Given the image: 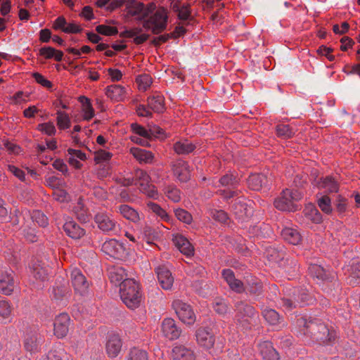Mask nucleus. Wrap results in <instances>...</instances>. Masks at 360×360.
<instances>
[{"mask_svg": "<svg viewBox=\"0 0 360 360\" xmlns=\"http://www.w3.org/2000/svg\"><path fill=\"white\" fill-rule=\"evenodd\" d=\"M296 326L300 335L309 336L320 343L332 344L336 338L335 332L330 330L318 319H307L305 316H300L296 320Z\"/></svg>", "mask_w": 360, "mask_h": 360, "instance_id": "f257e3e1", "label": "nucleus"}, {"mask_svg": "<svg viewBox=\"0 0 360 360\" xmlns=\"http://www.w3.org/2000/svg\"><path fill=\"white\" fill-rule=\"evenodd\" d=\"M313 297L304 288H294L288 295L281 299L280 304L285 309L290 311L297 307H302L313 303Z\"/></svg>", "mask_w": 360, "mask_h": 360, "instance_id": "f03ea898", "label": "nucleus"}, {"mask_svg": "<svg viewBox=\"0 0 360 360\" xmlns=\"http://www.w3.org/2000/svg\"><path fill=\"white\" fill-rule=\"evenodd\" d=\"M120 297L126 306L131 309L137 308L141 301L139 285L134 279H125L120 288Z\"/></svg>", "mask_w": 360, "mask_h": 360, "instance_id": "7ed1b4c3", "label": "nucleus"}, {"mask_svg": "<svg viewBox=\"0 0 360 360\" xmlns=\"http://www.w3.org/2000/svg\"><path fill=\"white\" fill-rule=\"evenodd\" d=\"M303 196L302 192L298 190L286 188L283 191L281 195L275 199L274 206L281 211L294 212L296 210L295 202L301 200Z\"/></svg>", "mask_w": 360, "mask_h": 360, "instance_id": "20e7f679", "label": "nucleus"}, {"mask_svg": "<svg viewBox=\"0 0 360 360\" xmlns=\"http://www.w3.org/2000/svg\"><path fill=\"white\" fill-rule=\"evenodd\" d=\"M168 15L164 8H160L143 22L145 29L150 30L154 34L163 32L167 25Z\"/></svg>", "mask_w": 360, "mask_h": 360, "instance_id": "39448f33", "label": "nucleus"}, {"mask_svg": "<svg viewBox=\"0 0 360 360\" xmlns=\"http://www.w3.org/2000/svg\"><path fill=\"white\" fill-rule=\"evenodd\" d=\"M134 179L135 184L138 185L139 191L148 198L158 199V192L154 185L150 184L151 178L144 170L137 169L134 172Z\"/></svg>", "mask_w": 360, "mask_h": 360, "instance_id": "423d86ee", "label": "nucleus"}, {"mask_svg": "<svg viewBox=\"0 0 360 360\" xmlns=\"http://www.w3.org/2000/svg\"><path fill=\"white\" fill-rule=\"evenodd\" d=\"M217 183L219 185L214 184L216 187L219 186L226 187V189L219 191L220 194L223 195L224 198L229 199L238 195L239 192L238 190L239 183L234 175L226 174L221 176Z\"/></svg>", "mask_w": 360, "mask_h": 360, "instance_id": "0eeeda50", "label": "nucleus"}, {"mask_svg": "<svg viewBox=\"0 0 360 360\" xmlns=\"http://www.w3.org/2000/svg\"><path fill=\"white\" fill-rule=\"evenodd\" d=\"M172 307L183 323L191 325L195 322V315L190 304L181 300H175L172 302Z\"/></svg>", "mask_w": 360, "mask_h": 360, "instance_id": "6e6552de", "label": "nucleus"}, {"mask_svg": "<svg viewBox=\"0 0 360 360\" xmlns=\"http://www.w3.org/2000/svg\"><path fill=\"white\" fill-rule=\"evenodd\" d=\"M101 250L110 257L117 259H124L127 255L122 243L115 239L105 240L102 245Z\"/></svg>", "mask_w": 360, "mask_h": 360, "instance_id": "1a4fd4ad", "label": "nucleus"}, {"mask_svg": "<svg viewBox=\"0 0 360 360\" xmlns=\"http://www.w3.org/2000/svg\"><path fill=\"white\" fill-rule=\"evenodd\" d=\"M94 220L98 229L104 233L115 231L119 226L114 219L104 212L96 214Z\"/></svg>", "mask_w": 360, "mask_h": 360, "instance_id": "9d476101", "label": "nucleus"}, {"mask_svg": "<svg viewBox=\"0 0 360 360\" xmlns=\"http://www.w3.org/2000/svg\"><path fill=\"white\" fill-rule=\"evenodd\" d=\"M308 271L311 276L320 281L331 282L335 278V273L329 269H325L321 266L314 264L308 267Z\"/></svg>", "mask_w": 360, "mask_h": 360, "instance_id": "9b49d317", "label": "nucleus"}, {"mask_svg": "<svg viewBox=\"0 0 360 360\" xmlns=\"http://www.w3.org/2000/svg\"><path fill=\"white\" fill-rule=\"evenodd\" d=\"M70 278L75 290L80 295L85 294L89 288V283L82 271L78 269H72Z\"/></svg>", "mask_w": 360, "mask_h": 360, "instance_id": "f8f14e48", "label": "nucleus"}, {"mask_svg": "<svg viewBox=\"0 0 360 360\" xmlns=\"http://www.w3.org/2000/svg\"><path fill=\"white\" fill-rule=\"evenodd\" d=\"M70 319L68 314L62 313L55 319L54 334L59 338L65 337L69 331Z\"/></svg>", "mask_w": 360, "mask_h": 360, "instance_id": "ddd939ff", "label": "nucleus"}, {"mask_svg": "<svg viewBox=\"0 0 360 360\" xmlns=\"http://www.w3.org/2000/svg\"><path fill=\"white\" fill-rule=\"evenodd\" d=\"M221 275L229 288L237 293L245 292V283L237 279L233 271L230 269L222 270Z\"/></svg>", "mask_w": 360, "mask_h": 360, "instance_id": "4468645a", "label": "nucleus"}, {"mask_svg": "<svg viewBox=\"0 0 360 360\" xmlns=\"http://www.w3.org/2000/svg\"><path fill=\"white\" fill-rule=\"evenodd\" d=\"M155 273L161 287L167 290L172 289L174 278L169 269L165 265L158 266L155 268Z\"/></svg>", "mask_w": 360, "mask_h": 360, "instance_id": "2eb2a0df", "label": "nucleus"}, {"mask_svg": "<svg viewBox=\"0 0 360 360\" xmlns=\"http://www.w3.org/2000/svg\"><path fill=\"white\" fill-rule=\"evenodd\" d=\"M14 288L13 272L6 269L0 272V292L10 295Z\"/></svg>", "mask_w": 360, "mask_h": 360, "instance_id": "dca6fc26", "label": "nucleus"}, {"mask_svg": "<svg viewBox=\"0 0 360 360\" xmlns=\"http://www.w3.org/2000/svg\"><path fill=\"white\" fill-rule=\"evenodd\" d=\"M63 230L69 237L75 240L81 238L86 233L83 228L69 217L65 219Z\"/></svg>", "mask_w": 360, "mask_h": 360, "instance_id": "f3484780", "label": "nucleus"}, {"mask_svg": "<svg viewBox=\"0 0 360 360\" xmlns=\"http://www.w3.org/2000/svg\"><path fill=\"white\" fill-rule=\"evenodd\" d=\"M162 331L164 335L169 340L177 339L181 333L174 320L170 318L165 319L162 323Z\"/></svg>", "mask_w": 360, "mask_h": 360, "instance_id": "a211bd4d", "label": "nucleus"}, {"mask_svg": "<svg viewBox=\"0 0 360 360\" xmlns=\"http://www.w3.org/2000/svg\"><path fill=\"white\" fill-rule=\"evenodd\" d=\"M172 170L174 175L181 182H186L191 178V172L188 163L179 160L173 163Z\"/></svg>", "mask_w": 360, "mask_h": 360, "instance_id": "6ab92c4d", "label": "nucleus"}, {"mask_svg": "<svg viewBox=\"0 0 360 360\" xmlns=\"http://www.w3.org/2000/svg\"><path fill=\"white\" fill-rule=\"evenodd\" d=\"M50 267L48 264L41 260L34 261L32 265V274L36 280L45 281L50 272Z\"/></svg>", "mask_w": 360, "mask_h": 360, "instance_id": "aec40b11", "label": "nucleus"}, {"mask_svg": "<svg viewBox=\"0 0 360 360\" xmlns=\"http://www.w3.org/2000/svg\"><path fill=\"white\" fill-rule=\"evenodd\" d=\"M198 343L205 348H211L214 343V337L208 328H200L196 332Z\"/></svg>", "mask_w": 360, "mask_h": 360, "instance_id": "412c9836", "label": "nucleus"}, {"mask_svg": "<svg viewBox=\"0 0 360 360\" xmlns=\"http://www.w3.org/2000/svg\"><path fill=\"white\" fill-rule=\"evenodd\" d=\"M248 184L249 188L252 190L260 191L263 188L268 187L269 181L264 174H253L248 177Z\"/></svg>", "mask_w": 360, "mask_h": 360, "instance_id": "4be33fe9", "label": "nucleus"}, {"mask_svg": "<svg viewBox=\"0 0 360 360\" xmlns=\"http://www.w3.org/2000/svg\"><path fill=\"white\" fill-rule=\"evenodd\" d=\"M245 292L254 296H259L262 292V284L257 278L248 276L245 281Z\"/></svg>", "mask_w": 360, "mask_h": 360, "instance_id": "5701e85b", "label": "nucleus"}, {"mask_svg": "<svg viewBox=\"0 0 360 360\" xmlns=\"http://www.w3.org/2000/svg\"><path fill=\"white\" fill-rule=\"evenodd\" d=\"M122 348L121 339L118 335L112 334L108 337L106 343V352L109 356L115 357L120 352Z\"/></svg>", "mask_w": 360, "mask_h": 360, "instance_id": "b1692460", "label": "nucleus"}, {"mask_svg": "<svg viewBox=\"0 0 360 360\" xmlns=\"http://www.w3.org/2000/svg\"><path fill=\"white\" fill-rule=\"evenodd\" d=\"M259 351L263 359L266 360H278L279 354L274 348L272 343L264 341L259 344Z\"/></svg>", "mask_w": 360, "mask_h": 360, "instance_id": "393cba45", "label": "nucleus"}, {"mask_svg": "<svg viewBox=\"0 0 360 360\" xmlns=\"http://www.w3.org/2000/svg\"><path fill=\"white\" fill-rule=\"evenodd\" d=\"M126 270L120 266H112L108 269V277L112 283L115 285H119L121 287V284L123 281L128 279Z\"/></svg>", "mask_w": 360, "mask_h": 360, "instance_id": "a878e982", "label": "nucleus"}, {"mask_svg": "<svg viewBox=\"0 0 360 360\" xmlns=\"http://www.w3.org/2000/svg\"><path fill=\"white\" fill-rule=\"evenodd\" d=\"M173 241L179 251L187 257L193 255L194 248L188 240L182 235L176 236Z\"/></svg>", "mask_w": 360, "mask_h": 360, "instance_id": "bb28decb", "label": "nucleus"}, {"mask_svg": "<svg viewBox=\"0 0 360 360\" xmlns=\"http://www.w3.org/2000/svg\"><path fill=\"white\" fill-rule=\"evenodd\" d=\"M130 153L140 162L151 164L153 162L155 156L150 151L140 148L134 147L130 149Z\"/></svg>", "mask_w": 360, "mask_h": 360, "instance_id": "cd10ccee", "label": "nucleus"}, {"mask_svg": "<svg viewBox=\"0 0 360 360\" xmlns=\"http://www.w3.org/2000/svg\"><path fill=\"white\" fill-rule=\"evenodd\" d=\"M116 211L124 218L134 223H138L140 219L139 213L128 205H121L116 207Z\"/></svg>", "mask_w": 360, "mask_h": 360, "instance_id": "c85d7f7f", "label": "nucleus"}, {"mask_svg": "<svg viewBox=\"0 0 360 360\" xmlns=\"http://www.w3.org/2000/svg\"><path fill=\"white\" fill-rule=\"evenodd\" d=\"M316 185L319 189H324L326 193H335L338 191V182L331 176L322 177L316 181Z\"/></svg>", "mask_w": 360, "mask_h": 360, "instance_id": "c756f323", "label": "nucleus"}, {"mask_svg": "<svg viewBox=\"0 0 360 360\" xmlns=\"http://www.w3.org/2000/svg\"><path fill=\"white\" fill-rule=\"evenodd\" d=\"M172 357L173 360H193V352L182 345L175 346L172 349Z\"/></svg>", "mask_w": 360, "mask_h": 360, "instance_id": "7c9ffc66", "label": "nucleus"}, {"mask_svg": "<svg viewBox=\"0 0 360 360\" xmlns=\"http://www.w3.org/2000/svg\"><path fill=\"white\" fill-rule=\"evenodd\" d=\"M147 104L148 108L155 112L161 113L165 110L164 97L160 94H155L148 96Z\"/></svg>", "mask_w": 360, "mask_h": 360, "instance_id": "2f4dec72", "label": "nucleus"}, {"mask_svg": "<svg viewBox=\"0 0 360 360\" xmlns=\"http://www.w3.org/2000/svg\"><path fill=\"white\" fill-rule=\"evenodd\" d=\"M40 341L41 338L36 332L27 333L24 341L25 349L31 353L37 351Z\"/></svg>", "mask_w": 360, "mask_h": 360, "instance_id": "473e14b6", "label": "nucleus"}, {"mask_svg": "<svg viewBox=\"0 0 360 360\" xmlns=\"http://www.w3.org/2000/svg\"><path fill=\"white\" fill-rule=\"evenodd\" d=\"M235 310L236 316L242 314L243 316L257 317L255 308L243 301H238L235 303Z\"/></svg>", "mask_w": 360, "mask_h": 360, "instance_id": "72a5a7b5", "label": "nucleus"}, {"mask_svg": "<svg viewBox=\"0 0 360 360\" xmlns=\"http://www.w3.org/2000/svg\"><path fill=\"white\" fill-rule=\"evenodd\" d=\"M281 236L283 238L292 245H298L301 241L302 236L297 230L285 227L281 231Z\"/></svg>", "mask_w": 360, "mask_h": 360, "instance_id": "f704fd0d", "label": "nucleus"}, {"mask_svg": "<svg viewBox=\"0 0 360 360\" xmlns=\"http://www.w3.org/2000/svg\"><path fill=\"white\" fill-rule=\"evenodd\" d=\"M231 209L234 214L239 219H243L244 217H248L251 214V209H248L247 205L240 198L235 200Z\"/></svg>", "mask_w": 360, "mask_h": 360, "instance_id": "c9c22d12", "label": "nucleus"}, {"mask_svg": "<svg viewBox=\"0 0 360 360\" xmlns=\"http://www.w3.org/2000/svg\"><path fill=\"white\" fill-rule=\"evenodd\" d=\"M13 307L5 299L0 300V321L4 323H9L12 319Z\"/></svg>", "mask_w": 360, "mask_h": 360, "instance_id": "e433bc0d", "label": "nucleus"}, {"mask_svg": "<svg viewBox=\"0 0 360 360\" xmlns=\"http://www.w3.org/2000/svg\"><path fill=\"white\" fill-rule=\"evenodd\" d=\"M173 148L178 155H187L192 153L195 146L188 140H183L176 142Z\"/></svg>", "mask_w": 360, "mask_h": 360, "instance_id": "4c0bfd02", "label": "nucleus"}, {"mask_svg": "<svg viewBox=\"0 0 360 360\" xmlns=\"http://www.w3.org/2000/svg\"><path fill=\"white\" fill-rule=\"evenodd\" d=\"M105 94L111 99L119 101L123 99L125 89L123 86L118 84L110 85L106 88Z\"/></svg>", "mask_w": 360, "mask_h": 360, "instance_id": "58836bf2", "label": "nucleus"}, {"mask_svg": "<svg viewBox=\"0 0 360 360\" xmlns=\"http://www.w3.org/2000/svg\"><path fill=\"white\" fill-rule=\"evenodd\" d=\"M39 53L46 59L54 58L56 61H61L63 56V53L61 51L56 50L51 46L41 47L39 49Z\"/></svg>", "mask_w": 360, "mask_h": 360, "instance_id": "ea45409f", "label": "nucleus"}, {"mask_svg": "<svg viewBox=\"0 0 360 360\" xmlns=\"http://www.w3.org/2000/svg\"><path fill=\"white\" fill-rule=\"evenodd\" d=\"M143 4L136 0H127L125 8L130 16H141Z\"/></svg>", "mask_w": 360, "mask_h": 360, "instance_id": "a19ab883", "label": "nucleus"}, {"mask_svg": "<svg viewBox=\"0 0 360 360\" xmlns=\"http://www.w3.org/2000/svg\"><path fill=\"white\" fill-rule=\"evenodd\" d=\"M262 314L264 319L271 325L277 326L281 323V319L274 309H262Z\"/></svg>", "mask_w": 360, "mask_h": 360, "instance_id": "79ce46f5", "label": "nucleus"}, {"mask_svg": "<svg viewBox=\"0 0 360 360\" xmlns=\"http://www.w3.org/2000/svg\"><path fill=\"white\" fill-rule=\"evenodd\" d=\"M265 254L269 261L276 263L281 262L285 257V252L282 250H279L272 247L266 249Z\"/></svg>", "mask_w": 360, "mask_h": 360, "instance_id": "37998d69", "label": "nucleus"}, {"mask_svg": "<svg viewBox=\"0 0 360 360\" xmlns=\"http://www.w3.org/2000/svg\"><path fill=\"white\" fill-rule=\"evenodd\" d=\"M57 126L60 129H65L71 126V121L69 115L61 110H57L56 112Z\"/></svg>", "mask_w": 360, "mask_h": 360, "instance_id": "c03bdc74", "label": "nucleus"}, {"mask_svg": "<svg viewBox=\"0 0 360 360\" xmlns=\"http://www.w3.org/2000/svg\"><path fill=\"white\" fill-rule=\"evenodd\" d=\"M79 101L82 104L84 120H89L94 116V110L90 103L89 99L84 96L79 97Z\"/></svg>", "mask_w": 360, "mask_h": 360, "instance_id": "a18cd8bd", "label": "nucleus"}, {"mask_svg": "<svg viewBox=\"0 0 360 360\" xmlns=\"http://www.w3.org/2000/svg\"><path fill=\"white\" fill-rule=\"evenodd\" d=\"M193 289L200 295L205 297L210 292V285L203 281H195L192 284Z\"/></svg>", "mask_w": 360, "mask_h": 360, "instance_id": "49530a36", "label": "nucleus"}, {"mask_svg": "<svg viewBox=\"0 0 360 360\" xmlns=\"http://www.w3.org/2000/svg\"><path fill=\"white\" fill-rule=\"evenodd\" d=\"M256 317L243 316L242 314L236 316V324L241 328L242 330L250 329L252 326V321L255 322Z\"/></svg>", "mask_w": 360, "mask_h": 360, "instance_id": "de8ad7c7", "label": "nucleus"}, {"mask_svg": "<svg viewBox=\"0 0 360 360\" xmlns=\"http://www.w3.org/2000/svg\"><path fill=\"white\" fill-rule=\"evenodd\" d=\"M276 134L283 139H289L295 134V131L289 125L281 124L276 127Z\"/></svg>", "mask_w": 360, "mask_h": 360, "instance_id": "09e8293b", "label": "nucleus"}, {"mask_svg": "<svg viewBox=\"0 0 360 360\" xmlns=\"http://www.w3.org/2000/svg\"><path fill=\"white\" fill-rule=\"evenodd\" d=\"M127 360H148V353L139 348H133L130 350Z\"/></svg>", "mask_w": 360, "mask_h": 360, "instance_id": "8fccbe9b", "label": "nucleus"}, {"mask_svg": "<svg viewBox=\"0 0 360 360\" xmlns=\"http://www.w3.org/2000/svg\"><path fill=\"white\" fill-rule=\"evenodd\" d=\"M30 217L32 221L36 222L41 227H45L48 225V218L39 210H34Z\"/></svg>", "mask_w": 360, "mask_h": 360, "instance_id": "3c124183", "label": "nucleus"}, {"mask_svg": "<svg viewBox=\"0 0 360 360\" xmlns=\"http://www.w3.org/2000/svg\"><path fill=\"white\" fill-rule=\"evenodd\" d=\"M165 193L169 199L174 202H178L181 200L180 191L173 186H167L165 188Z\"/></svg>", "mask_w": 360, "mask_h": 360, "instance_id": "603ef678", "label": "nucleus"}, {"mask_svg": "<svg viewBox=\"0 0 360 360\" xmlns=\"http://www.w3.org/2000/svg\"><path fill=\"white\" fill-rule=\"evenodd\" d=\"M147 207L151 210L153 212L155 213L158 216H159L163 220H168L169 216L165 212V210H163L159 205L153 202H148Z\"/></svg>", "mask_w": 360, "mask_h": 360, "instance_id": "864d4df0", "label": "nucleus"}, {"mask_svg": "<svg viewBox=\"0 0 360 360\" xmlns=\"http://www.w3.org/2000/svg\"><path fill=\"white\" fill-rule=\"evenodd\" d=\"M211 217L221 224H225L229 219L228 214L222 210H211L210 211Z\"/></svg>", "mask_w": 360, "mask_h": 360, "instance_id": "5fc2aeb1", "label": "nucleus"}, {"mask_svg": "<svg viewBox=\"0 0 360 360\" xmlns=\"http://www.w3.org/2000/svg\"><path fill=\"white\" fill-rule=\"evenodd\" d=\"M305 214L316 224L321 223L322 221L321 214L313 206H310L305 210Z\"/></svg>", "mask_w": 360, "mask_h": 360, "instance_id": "6e6d98bb", "label": "nucleus"}, {"mask_svg": "<svg viewBox=\"0 0 360 360\" xmlns=\"http://www.w3.org/2000/svg\"><path fill=\"white\" fill-rule=\"evenodd\" d=\"M317 203L321 210L326 214H329L332 212L330 199L328 196L322 195L318 199Z\"/></svg>", "mask_w": 360, "mask_h": 360, "instance_id": "4d7b16f0", "label": "nucleus"}, {"mask_svg": "<svg viewBox=\"0 0 360 360\" xmlns=\"http://www.w3.org/2000/svg\"><path fill=\"white\" fill-rule=\"evenodd\" d=\"M136 82L139 84V89L144 91L152 84V79L148 75H140L136 78Z\"/></svg>", "mask_w": 360, "mask_h": 360, "instance_id": "13d9d810", "label": "nucleus"}, {"mask_svg": "<svg viewBox=\"0 0 360 360\" xmlns=\"http://www.w3.org/2000/svg\"><path fill=\"white\" fill-rule=\"evenodd\" d=\"M96 30L101 34L105 36H112L117 34L118 31L116 27H110L105 25H99L96 27Z\"/></svg>", "mask_w": 360, "mask_h": 360, "instance_id": "bf43d9fd", "label": "nucleus"}, {"mask_svg": "<svg viewBox=\"0 0 360 360\" xmlns=\"http://www.w3.org/2000/svg\"><path fill=\"white\" fill-rule=\"evenodd\" d=\"M176 218L186 224H190L192 221V216L186 210L181 208L174 210Z\"/></svg>", "mask_w": 360, "mask_h": 360, "instance_id": "052dcab7", "label": "nucleus"}, {"mask_svg": "<svg viewBox=\"0 0 360 360\" xmlns=\"http://www.w3.org/2000/svg\"><path fill=\"white\" fill-rule=\"evenodd\" d=\"M131 129L136 134L142 136L143 138L150 139V132L141 125L137 123H132L131 124Z\"/></svg>", "mask_w": 360, "mask_h": 360, "instance_id": "680f3d73", "label": "nucleus"}, {"mask_svg": "<svg viewBox=\"0 0 360 360\" xmlns=\"http://www.w3.org/2000/svg\"><path fill=\"white\" fill-rule=\"evenodd\" d=\"M156 6L155 4L150 3L147 6L143 4V11H141V16L139 17L140 20H146L149 18L151 15L153 14V12L155 11Z\"/></svg>", "mask_w": 360, "mask_h": 360, "instance_id": "e2e57ef3", "label": "nucleus"}, {"mask_svg": "<svg viewBox=\"0 0 360 360\" xmlns=\"http://www.w3.org/2000/svg\"><path fill=\"white\" fill-rule=\"evenodd\" d=\"M335 210L339 214H344L347 210V202L346 199L339 197L335 202Z\"/></svg>", "mask_w": 360, "mask_h": 360, "instance_id": "0e129e2a", "label": "nucleus"}, {"mask_svg": "<svg viewBox=\"0 0 360 360\" xmlns=\"http://www.w3.org/2000/svg\"><path fill=\"white\" fill-rule=\"evenodd\" d=\"M39 129L49 136L55 134L56 131L53 122L40 124H39Z\"/></svg>", "mask_w": 360, "mask_h": 360, "instance_id": "69168bd1", "label": "nucleus"}, {"mask_svg": "<svg viewBox=\"0 0 360 360\" xmlns=\"http://www.w3.org/2000/svg\"><path fill=\"white\" fill-rule=\"evenodd\" d=\"M333 51V49L330 47H327L326 46H321L317 49V53L321 55L326 56L330 61H333L335 60V56L331 54Z\"/></svg>", "mask_w": 360, "mask_h": 360, "instance_id": "338daca9", "label": "nucleus"}, {"mask_svg": "<svg viewBox=\"0 0 360 360\" xmlns=\"http://www.w3.org/2000/svg\"><path fill=\"white\" fill-rule=\"evenodd\" d=\"M213 308L219 314H225L227 311L226 304L222 300H216L213 303Z\"/></svg>", "mask_w": 360, "mask_h": 360, "instance_id": "774afa93", "label": "nucleus"}]
</instances>
